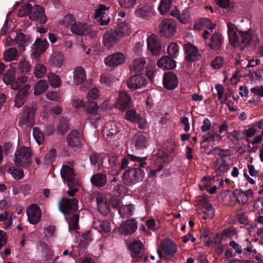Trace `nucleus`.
<instances>
[{
    "label": "nucleus",
    "mask_w": 263,
    "mask_h": 263,
    "mask_svg": "<svg viewBox=\"0 0 263 263\" xmlns=\"http://www.w3.org/2000/svg\"><path fill=\"white\" fill-rule=\"evenodd\" d=\"M144 172L139 168H130L123 174V180L128 185L141 181L144 177Z\"/></svg>",
    "instance_id": "39448f33"
},
{
    "label": "nucleus",
    "mask_w": 263,
    "mask_h": 263,
    "mask_svg": "<svg viewBox=\"0 0 263 263\" xmlns=\"http://www.w3.org/2000/svg\"><path fill=\"white\" fill-rule=\"evenodd\" d=\"M161 247L167 255H173L177 251V248L174 242L170 239H165L161 241Z\"/></svg>",
    "instance_id": "473e14b6"
},
{
    "label": "nucleus",
    "mask_w": 263,
    "mask_h": 263,
    "mask_svg": "<svg viewBox=\"0 0 263 263\" xmlns=\"http://www.w3.org/2000/svg\"><path fill=\"white\" fill-rule=\"evenodd\" d=\"M78 201L76 198H62L59 203L60 211L65 215L73 214L78 210Z\"/></svg>",
    "instance_id": "0eeeda50"
},
{
    "label": "nucleus",
    "mask_w": 263,
    "mask_h": 263,
    "mask_svg": "<svg viewBox=\"0 0 263 263\" xmlns=\"http://www.w3.org/2000/svg\"><path fill=\"white\" fill-rule=\"evenodd\" d=\"M30 88L28 84H25L18 91L15 98V106L18 108L21 107L24 103L25 100L28 96V91Z\"/></svg>",
    "instance_id": "a878e982"
},
{
    "label": "nucleus",
    "mask_w": 263,
    "mask_h": 263,
    "mask_svg": "<svg viewBox=\"0 0 263 263\" xmlns=\"http://www.w3.org/2000/svg\"><path fill=\"white\" fill-rule=\"evenodd\" d=\"M136 16L144 20H149L155 14L154 7L149 4H141L135 9Z\"/></svg>",
    "instance_id": "6e6552de"
},
{
    "label": "nucleus",
    "mask_w": 263,
    "mask_h": 263,
    "mask_svg": "<svg viewBox=\"0 0 263 263\" xmlns=\"http://www.w3.org/2000/svg\"><path fill=\"white\" fill-rule=\"evenodd\" d=\"M215 172L217 175L220 176L229 170L230 165L223 158H219L214 163Z\"/></svg>",
    "instance_id": "c756f323"
},
{
    "label": "nucleus",
    "mask_w": 263,
    "mask_h": 263,
    "mask_svg": "<svg viewBox=\"0 0 263 263\" xmlns=\"http://www.w3.org/2000/svg\"><path fill=\"white\" fill-rule=\"evenodd\" d=\"M204 140L207 142L218 141L221 140L222 136L216 132L212 130L203 136Z\"/></svg>",
    "instance_id": "5fc2aeb1"
},
{
    "label": "nucleus",
    "mask_w": 263,
    "mask_h": 263,
    "mask_svg": "<svg viewBox=\"0 0 263 263\" xmlns=\"http://www.w3.org/2000/svg\"><path fill=\"white\" fill-rule=\"evenodd\" d=\"M194 27L195 29L199 31L205 28L213 30L215 27V24H212L211 20L208 18H202L195 22Z\"/></svg>",
    "instance_id": "7c9ffc66"
},
{
    "label": "nucleus",
    "mask_w": 263,
    "mask_h": 263,
    "mask_svg": "<svg viewBox=\"0 0 263 263\" xmlns=\"http://www.w3.org/2000/svg\"><path fill=\"white\" fill-rule=\"evenodd\" d=\"M146 64V61L143 58L135 59L130 66L132 72L138 73L142 71Z\"/></svg>",
    "instance_id": "4c0bfd02"
},
{
    "label": "nucleus",
    "mask_w": 263,
    "mask_h": 263,
    "mask_svg": "<svg viewBox=\"0 0 263 263\" xmlns=\"http://www.w3.org/2000/svg\"><path fill=\"white\" fill-rule=\"evenodd\" d=\"M8 172L15 179L19 180L24 177V172L21 168H10Z\"/></svg>",
    "instance_id": "e2e57ef3"
},
{
    "label": "nucleus",
    "mask_w": 263,
    "mask_h": 263,
    "mask_svg": "<svg viewBox=\"0 0 263 263\" xmlns=\"http://www.w3.org/2000/svg\"><path fill=\"white\" fill-rule=\"evenodd\" d=\"M116 32L114 30L107 31L103 36V44L107 48L112 47L119 40Z\"/></svg>",
    "instance_id": "bb28decb"
},
{
    "label": "nucleus",
    "mask_w": 263,
    "mask_h": 263,
    "mask_svg": "<svg viewBox=\"0 0 263 263\" xmlns=\"http://www.w3.org/2000/svg\"><path fill=\"white\" fill-rule=\"evenodd\" d=\"M116 104L121 110H124L131 107L132 103L130 96L125 91H120L119 97L116 100Z\"/></svg>",
    "instance_id": "f3484780"
},
{
    "label": "nucleus",
    "mask_w": 263,
    "mask_h": 263,
    "mask_svg": "<svg viewBox=\"0 0 263 263\" xmlns=\"http://www.w3.org/2000/svg\"><path fill=\"white\" fill-rule=\"evenodd\" d=\"M35 111L36 108L33 106H25L23 112L20 117L18 125L21 127L26 125L29 128L32 127L34 125Z\"/></svg>",
    "instance_id": "423d86ee"
},
{
    "label": "nucleus",
    "mask_w": 263,
    "mask_h": 263,
    "mask_svg": "<svg viewBox=\"0 0 263 263\" xmlns=\"http://www.w3.org/2000/svg\"><path fill=\"white\" fill-rule=\"evenodd\" d=\"M176 25L174 22L168 19L163 20L159 27V32L161 35L170 37L175 35Z\"/></svg>",
    "instance_id": "1a4fd4ad"
},
{
    "label": "nucleus",
    "mask_w": 263,
    "mask_h": 263,
    "mask_svg": "<svg viewBox=\"0 0 263 263\" xmlns=\"http://www.w3.org/2000/svg\"><path fill=\"white\" fill-rule=\"evenodd\" d=\"M137 229V222L133 219L127 220L119 228V232L124 235L134 233Z\"/></svg>",
    "instance_id": "4be33fe9"
},
{
    "label": "nucleus",
    "mask_w": 263,
    "mask_h": 263,
    "mask_svg": "<svg viewBox=\"0 0 263 263\" xmlns=\"http://www.w3.org/2000/svg\"><path fill=\"white\" fill-rule=\"evenodd\" d=\"M71 217L69 218L68 215H65V218L67 222L69 224V230L70 231L72 230H77L79 228V216L77 214H73Z\"/></svg>",
    "instance_id": "a19ab883"
},
{
    "label": "nucleus",
    "mask_w": 263,
    "mask_h": 263,
    "mask_svg": "<svg viewBox=\"0 0 263 263\" xmlns=\"http://www.w3.org/2000/svg\"><path fill=\"white\" fill-rule=\"evenodd\" d=\"M61 175L64 182L69 187L67 191L70 196H73L78 191V181L75 178V175L72 168L68 165H64L61 170Z\"/></svg>",
    "instance_id": "f03ea898"
},
{
    "label": "nucleus",
    "mask_w": 263,
    "mask_h": 263,
    "mask_svg": "<svg viewBox=\"0 0 263 263\" xmlns=\"http://www.w3.org/2000/svg\"><path fill=\"white\" fill-rule=\"evenodd\" d=\"M163 83L165 88L168 90L175 89L178 84L176 75L172 72H168L163 76Z\"/></svg>",
    "instance_id": "aec40b11"
},
{
    "label": "nucleus",
    "mask_w": 263,
    "mask_h": 263,
    "mask_svg": "<svg viewBox=\"0 0 263 263\" xmlns=\"http://www.w3.org/2000/svg\"><path fill=\"white\" fill-rule=\"evenodd\" d=\"M127 157L130 161L135 162V165L136 166H138L140 167H144L146 164L145 160L147 158L146 157L141 158L133 155L128 154Z\"/></svg>",
    "instance_id": "09e8293b"
},
{
    "label": "nucleus",
    "mask_w": 263,
    "mask_h": 263,
    "mask_svg": "<svg viewBox=\"0 0 263 263\" xmlns=\"http://www.w3.org/2000/svg\"><path fill=\"white\" fill-rule=\"evenodd\" d=\"M27 77L23 76L18 77L16 80L14 79L11 83V86L13 89H18L23 84L26 82Z\"/></svg>",
    "instance_id": "4d7b16f0"
},
{
    "label": "nucleus",
    "mask_w": 263,
    "mask_h": 263,
    "mask_svg": "<svg viewBox=\"0 0 263 263\" xmlns=\"http://www.w3.org/2000/svg\"><path fill=\"white\" fill-rule=\"evenodd\" d=\"M104 157L102 154L93 153L89 156L90 163L96 170H99L103 165Z\"/></svg>",
    "instance_id": "e433bc0d"
},
{
    "label": "nucleus",
    "mask_w": 263,
    "mask_h": 263,
    "mask_svg": "<svg viewBox=\"0 0 263 263\" xmlns=\"http://www.w3.org/2000/svg\"><path fill=\"white\" fill-rule=\"evenodd\" d=\"M33 136L39 145L44 143L45 140L44 134L38 127H35L33 128Z\"/></svg>",
    "instance_id": "864d4df0"
},
{
    "label": "nucleus",
    "mask_w": 263,
    "mask_h": 263,
    "mask_svg": "<svg viewBox=\"0 0 263 263\" xmlns=\"http://www.w3.org/2000/svg\"><path fill=\"white\" fill-rule=\"evenodd\" d=\"M140 115L134 109L128 110L125 114V118L126 120L134 123L140 120Z\"/></svg>",
    "instance_id": "8fccbe9b"
},
{
    "label": "nucleus",
    "mask_w": 263,
    "mask_h": 263,
    "mask_svg": "<svg viewBox=\"0 0 263 263\" xmlns=\"http://www.w3.org/2000/svg\"><path fill=\"white\" fill-rule=\"evenodd\" d=\"M237 235V231L234 227H230L223 230L221 233V239L222 240L227 238H232Z\"/></svg>",
    "instance_id": "6e6d98bb"
},
{
    "label": "nucleus",
    "mask_w": 263,
    "mask_h": 263,
    "mask_svg": "<svg viewBox=\"0 0 263 263\" xmlns=\"http://www.w3.org/2000/svg\"><path fill=\"white\" fill-rule=\"evenodd\" d=\"M223 44V37L219 33H214L212 35L210 43H206V45L213 50L220 49Z\"/></svg>",
    "instance_id": "c85d7f7f"
},
{
    "label": "nucleus",
    "mask_w": 263,
    "mask_h": 263,
    "mask_svg": "<svg viewBox=\"0 0 263 263\" xmlns=\"http://www.w3.org/2000/svg\"><path fill=\"white\" fill-rule=\"evenodd\" d=\"M71 32L77 35H85L89 38H93L97 35V31L92 25L82 22H75L70 27Z\"/></svg>",
    "instance_id": "20e7f679"
},
{
    "label": "nucleus",
    "mask_w": 263,
    "mask_h": 263,
    "mask_svg": "<svg viewBox=\"0 0 263 263\" xmlns=\"http://www.w3.org/2000/svg\"><path fill=\"white\" fill-rule=\"evenodd\" d=\"M205 208L206 211L203 212L202 218L205 220L212 219L214 215V209L211 204H206Z\"/></svg>",
    "instance_id": "680f3d73"
},
{
    "label": "nucleus",
    "mask_w": 263,
    "mask_h": 263,
    "mask_svg": "<svg viewBox=\"0 0 263 263\" xmlns=\"http://www.w3.org/2000/svg\"><path fill=\"white\" fill-rule=\"evenodd\" d=\"M15 40L16 42L20 44L21 46L23 47V50H25V46L26 45V43L27 41V39L26 36L22 33H20L16 34Z\"/></svg>",
    "instance_id": "69168bd1"
},
{
    "label": "nucleus",
    "mask_w": 263,
    "mask_h": 263,
    "mask_svg": "<svg viewBox=\"0 0 263 263\" xmlns=\"http://www.w3.org/2000/svg\"><path fill=\"white\" fill-rule=\"evenodd\" d=\"M184 50L185 58L187 61L194 62L199 59L200 54L198 48L192 44H186L184 45Z\"/></svg>",
    "instance_id": "5701e85b"
},
{
    "label": "nucleus",
    "mask_w": 263,
    "mask_h": 263,
    "mask_svg": "<svg viewBox=\"0 0 263 263\" xmlns=\"http://www.w3.org/2000/svg\"><path fill=\"white\" fill-rule=\"evenodd\" d=\"M227 27L229 41L234 47L242 49L259 42L258 35L252 29L238 30L235 24L230 22L227 23Z\"/></svg>",
    "instance_id": "f257e3e1"
},
{
    "label": "nucleus",
    "mask_w": 263,
    "mask_h": 263,
    "mask_svg": "<svg viewBox=\"0 0 263 263\" xmlns=\"http://www.w3.org/2000/svg\"><path fill=\"white\" fill-rule=\"evenodd\" d=\"M48 79L50 85L54 88H58L62 85L60 78L53 73H49L47 75Z\"/></svg>",
    "instance_id": "de8ad7c7"
},
{
    "label": "nucleus",
    "mask_w": 263,
    "mask_h": 263,
    "mask_svg": "<svg viewBox=\"0 0 263 263\" xmlns=\"http://www.w3.org/2000/svg\"><path fill=\"white\" fill-rule=\"evenodd\" d=\"M122 128V124L115 121L107 122L103 128L104 136L112 138L118 134Z\"/></svg>",
    "instance_id": "9d476101"
},
{
    "label": "nucleus",
    "mask_w": 263,
    "mask_h": 263,
    "mask_svg": "<svg viewBox=\"0 0 263 263\" xmlns=\"http://www.w3.org/2000/svg\"><path fill=\"white\" fill-rule=\"evenodd\" d=\"M15 72L16 69L13 66H10L6 71L3 78V80L6 84H10L13 80H14L15 76Z\"/></svg>",
    "instance_id": "79ce46f5"
},
{
    "label": "nucleus",
    "mask_w": 263,
    "mask_h": 263,
    "mask_svg": "<svg viewBox=\"0 0 263 263\" xmlns=\"http://www.w3.org/2000/svg\"><path fill=\"white\" fill-rule=\"evenodd\" d=\"M132 143L137 149L146 148L149 145L148 139L141 133H136L133 137Z\"/></svg>",
    "instance_id": "6ab92c4d"
},
{
    "label": "nucleus",
    "mask_w": 263,
    "mask_h": 263,
    "mask_svg": "<svg viewBox=\"0 0 263 263\" xmlns=\"http://www.w3.org/2000/svg\"><path fill=\"white\" fill-rule=\"evenodd\" d=\"M21 53L22 51L19 52L16 48L11 47L4 52L3 58L4 60L7 62L16 61Z\"/></svg>",
    "instance_id": "72a5a7b5"
},
{
    "label": "nucleus",
    "mask_w": 263,
    "mask_h": 263,
    "mask_svg": "<svg viewBox=\"0 0 263 263\" xmlns=\"http://www.w3.org/2000/svg\"><path fill=\"white\" fill-rule=\"evenodd\" d=\"M32 152L28 146L18 147L14 154V162L23 168L28 167L32 162Z\"/></svg>",
    "instance_id": "7ed1b4c3"
},
{
    "label": "nucleus",
    "mask_w": 263,
    "mask_h": 263,
    "mask_svg": "<svg viewBox=\"0 0 263 263\" xmlns=\"http://www.w3.org/2000/svg\"><path fill=\"white\" fill-rule=\"evenodd\" d=\"M172 0H161L158 7V10L160 14L164 15L170 10Z\"/></svg>",
    "instance_id": "3c124183"
},
{
    "label": "nucleus",
    "mask_w": 263,
    "mask_h": 263,
    "mask_svg": "<svg viewBox=\"0 0 263 263\" xmlns=\"http://www.w3.org/2000/svg\"><path fill=\"white\" fill-rule=\"evenodd\" d=\"M224 63L223 58L220 56H217L211 62V66L215 69L220 68Z\"/></svg>",
    "instance_id": "774afa93"
},
{
    "label": "nucleus",
    "mask_w": 263,
    "mask_h": 263,
    "mask_svg": "<svg viewBox=\"0 0 263 263\" xmlns=\"http://www.w3.org/2000/svg\"><path fill=\"white\" fill-rule=\"evenodd\" d=\"M50 61L55 67H60L64 61V55L61 52H54L51 55Z\"/></svg>",
    "instance_id": "49530a36"
},
{
    "label": "nucleus",
    "mask_w": 263,
    "mask_h": 263,
    "mask_svg": "<svg viewBox=\"0 0 263 263\" xmlns=\"http://www.w3.org/2000/svg\"><path fill=\"white\" fill-rule=\"evenodd\" d=\"M31 65L30 63L25 59L21 60L19 62L17 70L23 74H27L31 71Z\"/></svg>",
    "instance_id": "a18cd8bd"
},
{
    "label": "nucleus",
    "mask_w": 263,
    "mask_h": 263,
    "mask_svg": "<svg viewBox=\"0 0 263 263\" xmlns=\"http://www.w3.org/2000/svg\"><path fill=\"white\" fill-rule=\"evenodd\" d=\"M46 67L42 63H37L34 66V74L37 78H42L46 72Z\"/></svg>",
    "instance_id": "603ef678"
},
{
    "label": "nucleus",
    "mask_w": 263,
    "mask_h": 263,
    "mask_svg": "<svg viewBox=\"0 0 263 263\" xmlns=\"http://www.w3.org/2000/svg\"><path fill=\"white\" fill-rule=\"evenodd\" d=\"M167 50L171 57L176 58L179 54V46L176 43L172 42L168 45Z\"/></svg>",
    "instance_id": "13d9d810"
},
{
    "label": "nucleus",
    "mask_w": 263,
    "mask_h": 263,
    "mask_svg": "<svg viewBox=\"0 0 263 263\" xmlns=\"http://www.w3.org/2000/svg\"><path fill=\"white\" fill-rule=\"evenodd\" d=\"M157 66L159 68L165 69H173L176 67V62L171 58L168 56H163L157 61Z\"/></svg>",
    "instance_id": "2f4dec72"
},
{
    "label": "nucleus",
    "mask_w": 263,
    "mask_h": 263,
    "mask_svg": "<svg viewBox=\"0 0 263 263\" xmlns=\"http://www.w3.org/2000/svg\"><path fill=\"white\" fill-rule=\"evenodd\" d=\"M82 141V136L77 130H72L68 135L66 141L68 145L72 147L79 146Z\"/></svg>",
    "instance_id": "393cba45"
},
{
    "label": "nucleus",
    "mask_w": 263,
    "mask_h": 263,
    "mask_svg": "<svg viewBox=\"0 0 263 263\" xmlns=\"http://www.w3.org/2000/svg\"><path fill=\"white\" fill-rule=\"evenodd\" d=\"M86 114L88 120L95 126L102 119L101 116L99 113V106L95 102H92L89 104L86 109Z\"/></svg>",
    "instance_id": "ddd939ff"
},
{
    "label": "nucleus",
    "mask_w": 263,
    "mask_h": 263,
    "mask_svg": "<svg viewBox=\"0 0 263 263\" xmlns=\"http://www.w3.org/2000/svg\"><path fill=\"white\" fill-rule=\"evenodd\" d=\"M234 197L238 203L241 204H246L250 198H253L254 193L252 190L249 189L246 191L241 190H236L233 191Z\"/></svg>",
    "instance_id": "dca6fc26"
},
{
    "label": "nucleus",
    "mask_w": 263,
    "mask_h": 263,
    "mask_svg": "<svg viewBox=\"0 0 263 263\" xmlns=\"http://www.w3.org/2000/svg\"><path fill=\"white\" fill-rule=\"evenodd\" d=\"M30 19L36 21L39 24H45L47 21V17L45 14L44 9L42 6L35 5L31 7L29 14Z\"/></svg>",
    "instance_id": "f8f14e48"
},
{
    "label": "nucleus",
    "mask_w": 263,
    "mask_h": 263,
    "mask_svg": "<svg viewBox=\"0 0 263 263\" xmlns=\"http://www.w3.org/2000/svg\"><path fill=\"white\" fill-rule=\"evenodd\" d=\"M108 10V8L104 5H100L97 9L95 10L94 17L98 21L103 16H105L106 14V12Z\"/></svg>",
    "instance_id": "052dcab7"
},
{
    "label": "nucleus",
    "mask_w": 263,
    "mask_h": 263,
    "mask_svg": "<svg viewBox=\"0 0 263 263\" xmlns=\"http://www.w3.org/2000/svg\"><path fill=\"white\" fill-rule=\"evenodd\" d=\"M126 60V57L124 53L117 52L106 57L104 63L106 66L114 67L124 63Z\"/></svg>",
    "instance_id": "9b49d317"
},
{
    "label": "nucleus",
    "mask_w": 263,
    "mask_h": 263,
    "mask_svg": "<svg viewBox=\"0 0 263 263\" xmlns=\"http://www.w3.org/2000/svg\"><path fill=\"white\" fill-rule=\"evenodd\" d=\"M86 79V75L84 69L81 67L76 68L73 72V83L77 85H79L83 82Z\"/></svg>",
    "instance_id": "f704fd0d"
},
{
    "label": "nucleus",
    "mask_w": 263,
    "mask_h": 263,
    "mask_svg": "<svg viewBox=\"0 0 263 263\" xmlns=\"http://www.w3.org/2000/svg\"><path fill=\"white\" fill-rule=\"evenodd\" d=\"M27 214L29 221L33 224L37 223L41 218V210L35 204H32L28 208Z\"/></svg>",
    "instance_id": "4468645a"
},
{
    "label": "nucleus",
    "mask_w": 263,
    "mask_h": 263,
    "mask_svg": "<svg viewBox=\"0 0 263 263\" xmlns=\"http://www.w3.org/2000/svg\"><path fill=\"white\" fill-rule=\"evenodd\" d=\"M93 226L101 233H107L111 230L110 223L107 221L95 220Z\"/></svg>",
    "instance_id": "58836bf2"
},
{
    "label": "nucleus",
    "mask_w": 263,
    "mask_h": 263,
    "mask_svg": "<svg viewBox=\"0 0 263 263\" xmlns=\"http://www.w3.org/2000/svg\"><path fill=\"white\" fill-rule=\"evenodd\" d=\"M99 211L102 214H106L109 211V205L103 194L97 192L95 195Z\"/></svg>",
    "instance_id": "b1692460"
},
{
    "label": "nucleus",
    "mask_w": 263,
    "mask_h": 263,
    "mask_svg": "<svg viewBox=\"0 0 263 263\" xmlns=\"http://www.w3.org/2000/svg\"><path fill=\"white\" fill-rule=\"evenodd\" d=\"M114 31L116 32L119 39L128 36L131 33L130 28L128 25L125 22L120 23L118 25V28Z\"/></svg>",
    "instance_id": "c9c22d12"
},
{
    "label": "nucleus",
    "mask_w": 263,
    "mask_h": 263,
    "mask_svg": "<svg viewBox=\"0 0 263 263\" xmlns=\"http://www.w3.org/2000/svg\"><path fill=\"white\" fill-rule=\"evenodd\" d=\"M190 15L187 10H184L182 13L179 15L178 20L182 24H187L190 22Z\"/></svg>",
    "instance_id": "338daca9"
},
{
    "label": "nucleus",
    "mask_w": 263,
    "mask_h": 263,
    "mask_svg": "<svg viewBox=\"0 0 263 263\" xmlns=\"http://www.w3.org/2000/svg\"><path fill=\"white\" fill-rule=\"evenodd\" d=\"M134 205H122L119 209V213L123 218H128L133 214Z\"/></svg>",
    "instance_id": "c03bdc74"
},
{
    "label": "nucleus",
    "mask_w": 263,
    "mask_h": 263,
    "mask_svg": "<svg viewBox=\"0 0 263 263\" xmlns=\"http://www.w3.org/2000/svg\"><path fill=\"white\" fill-rule=\"evenodd\" d=\"M57 155V149L55 148H51L46 154L45 156V160L47 163H50L53 162Z\"/></svg>",
    "instance_id": "0e129e2a"
},
{
    "label": "nucleus",
    "mask_w": 263,
    "mask_h": 263,
    "mask_svg": "<svg viewBox=\"0 0 263 263\" xmlns=\"http://www.w3.org/2000/svg\"><path fill=\"white\" fill-rule=\"evenodd\" d=\"M148 49L153 55H158L161 49V45L157 36L152 34L147 39Z\"/></svg>",
    "instance_id": "412c9836"
},
{
    "label": "nucleus",
    "mask_w": 263,
    "mask_h": 263,
    "mask_svg": "<svg viewBox=\"0 0 263 263\" xmlns=\"http://www.w3.org/2000/svg\"><path fill=\"white\" fill-rule=\"evenodd\" d=\"M147 84L146 80L140 74L132 76L127 82L128 87L130 89H140Z\"/></svg>",
    "instance_id": "2eb2a0df"
},
{
    "label": "nucleus",
    "mask_w": 263,
    "mask_h": 263,
    "mask_svg": "<svg viewBox=\"0 0 263 263\" xmlns=\"http://www.w3.org/2000/svg\"><path fill=\"white\" fill-rule=\"evenodd\" d=\"M76 22V18L74 16L71 14L66 15L61 21V24L64 27H66L67 26H72V25Z\"/></svg>",
    "instance_id": "bf43d9fd"
},
{
    "label": "nucleus",
    "mask_w": 263,
    "mask_h": 263,
    "mask_svg": "<svg viewBox=\"0 0 263 263\" xmlns=\"http://www.w3.org/2000/svg\"><path fill=\"white\" fill-rule=\"evenodd\" d=\"M129 249L132 252L134 258H141L144 254V246L142 242L137 240L128 245Z\"/></svg>",
    "instance_id": "cd10ccee"
},
{
    "label": "nucleus",
    "mask_w": 263,
    "mask_h": 263,
    "mask_svg": "<svg viewBox=\"0 0 263 263\" xmlns=\"http://www.w3.org/2000/svg\"><path fill=\"white\" fill-rule=\"evenodd\" d=\"M49 43L47 40H42L37 39L33 44L32 55L35 58H38L48 48Z\"/></svg>",
    "instance_id": "a211bd4d"
},
{
    "label": "nucleus",
    "mask_w": 263,
    "mask_h": 263,
    "mask_svg": "<svg viewBox=\"0 0 263 263\" xmlns=\"http://www.w3.org/2000/svg\"><path fill=\"white\" fill-rule=\"evenodd\" d=\"M48 87V84L45 80H39L34 87V94L39 95L45 92Z\"/></svg>",
    "instance_id": "37998d69"
},
{
    "label": "nucleus",
    "mask_w": 263,
    "mask_h": 263,
    "mask_svg": "<svg viewBox=\"0 0 263 263\" xmlns=\"http://www.w3.org/2000/svg\"><path fill=\"white\" fill-rule=\"evenodd\" d=\"M90 181L93 185L96 186H102L106 183L107 178L105 175L98 173L91 176Z\"/></svg>",
    "instance_id": "ea45409f"
}]
</instances>
